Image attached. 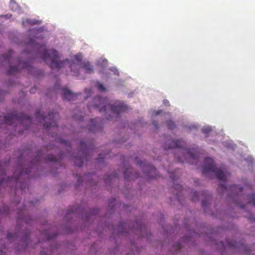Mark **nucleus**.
<instances>
[{
    "label": "nucleus",
    "mask_w": 255,
    "mask_h": 255,
    "mask_svg": "<svg viewBox=\"0 0 255 255\" xmlns=\"http://www.w3.org/2000/svg\"><path fill=\"white\" fill-rule=\"evenodd\" d=\"M107 155L108 154L106 155L105 152L104 153H101L97 159V162H98L99 164L103 165L104 163V159L107 158Z\"/></svg>",
    "instance_id": "nucleus-23"
},
{
    "label": "nucleus",
    "mask_w": 255,
    "mask_h": 255,
    "mask_svg": "<svg viewBox=\"0 0 255 255\" xmlns=\"http://www.w3.org/2000/svg\"><path fill=\"white\" fill-rule=\"evenodd\" d=\"M231 216H232V217H235V216H234V215H231Z\"/></svg>",
    "instance_id": "nucleus-52"
},
{
    "label": "nucleus",
    "mask_w": 255,
    "mask_h": 255,
    "mask_svg": "<svg viewBox=\"0 0 255 255\" xmlns=\"http://www.w3.org/2000/svg\"><path fill=\"white\" fill-rule=\"evenodd\" d=\"M110 206H111V207H112V206H113V205L112 204V203H111Z\"/></svg>",
    "instance_id": "nucleus-51"
},
{
    "label": "nucleus",
    "mask_w": 255,
    "mask_h": 255,
    "mask_svg": "<svg viewBox=\"0 0 255 255\" xmlns=\"http://www.w3.org/2000/svg\"><path fill=\"white\" fill-rule=\"evenodd\" d=\"M179 170H177L176 171H168V173L169 174V177L173 181H174V188L179 191H181V194H185L186 192V190H184L183 189L182 185L179 184L175 183V180L177 179L179 177Z\"/></svg>",
    "instance_id": "nucleus-12"
},
{
    "label": "nucleus",
    "mask_w": 255,
    "mask_h": 255,
    "mask_svg": "<svg viewBox=\"0 0 255 255\" xmlns=\"http://www.w3.org/2000/svg\"><path fill=\"white\" fill-rule=\"evenodd\" d=\"M44 29L40 28L36 30V35L31 37L28 36L25 42L26 49L22 52V57L20 59L17 60L18 66L15 65L11 61V56L12 51H9L4 55L0 56V66H4L6 68L7 74L11 75L18 73L19 70L21 69H27L28 71H31L32 67L31 66L29 60L32 59L40 58L47 63L43 57L42 54L45 52H48L54 49H47L45 47V42L40 40L43 38V33Z\"/></svg>",
    "instance_id": "nucleus-1"
},
{
    "label": "nucleus",
    "mask_w": 255,
    "mask_h": 255,
    "mask_svg": "<svg viewBox=\"0 0 255 255\" xmlns=\"http://www.w3.org/2000/svg\"><path fill=\"white\" fill-rule=\"evenodd\" d=\"M139 125H141V123L140 122L135 124L133 126V129L132 128V127L131 126L130 127V128L131 130L134 129L138 127Z\"/></svg>",
    "instance_id": "nucleus-41"
},
{
    "label": "nucleus",
    "mask_w": 255,
    "mask_h": 255,
    "mask_svg": "<svg viewBox=\"0 0 255 255\" xmlns=\"http://www.w3.org/2000/svg\"><path fill=\"white\" fill-rule=\"evenodd\" d=\"M137 228H139V229H140V230H142V227H141V226L140 225H137Z\"/></svg>",
    "instance_id": "nucleus-47"
},
{
    "label": "nucleus",
    "mask_w": 255,
    "mask_h": 255,
    "mask_svg": "<svg viewBox=\"0 0 255 255\" xmlns=\"http://www.w3.org/2000/svg\"><path fill=\"white\" fill-rule=\"evenodd\" d=\"M35 90H36L35 88H32L30 90V93H34Z\"/></svg>",
    "instance_id": "nucleus-45"
},
{
    "label": "nucleus",
    "mask_w": 255,
    "mask_h": 255,
    "mask_svg": "<svg viewBox=\"0 0 255 255\" xmlns=\"http://www.w3.org/2000/svg\"><path fill=\"white\" fill-rule=\"evenodd\" d=\"M63 158L62 153L61 152L58 157L53 154H48L45 156L43 153L40 152L38 153L35 158L30 162L28 167L26 168L22 165H19L16 171L13 174V177L11 178H6L5 175V170L0 163V186L1 187H8L10 188H13L17 190L19 188L20 190H23L26 186V182H21L23 177L30 172V169L34 167V166L39 161L44 159L47 161L58 162L59 158Z\"/></svg>",
    "instance_id": "nucleus-3"
},
{
    "label": "nucleus",
    "mask_w": 255,
    "mask_h": 255,
    "mask_svg": "<svg viewBox=\"0 0 255 255\" xmlns=\"http://www.w3.org/2000/svg\"><path fill=\"white\" fill-rule=\"evenodd\" d=\"M190 196L192 201L195 202L199 199V194L197 192L191 190L189 191Z\"/></svg>",
    "instance_id": "nucleus-24"
},
{
    "label": "nucleus",
    "mask_w": 255,
    "mask_h": 255,
    "mask_svg": "<svg viewBox=\"0 0 255 255\" xmlns=\"http://www.w3.org/2000/svg\"><path fill=\"white\" fill-rule=\"evenodd\" d=\"M163 138V146L165 150L176 148L175 158L177 161L180 163L186 162L191 164L196 163L197 157L194 152L195 148H188L184 140L176 139L170 135H164Z\"/></svg>",
    "instance_id": "nucleus-5"
},
{
    "label": "nucleus",
    "mask_w": 255,
    "mask_h": 255,
    "mask_svg": "<svg viewBox=\"0 0 255 255\" xmlns=\"http://www.w3.org/2000/svg\"><path fill=\"white\" fill-rule=\"evenodd\" d=\"M108 60L105 58H101L97 60V64L101 67L102 69L106 68L108 65Z\"/></svg>",
    "instance_id": "nucleus-20"
},
{
    "label": "nucleus",
    "mask_w": 255,
    "mask_h": 255,
    "mask_svg": "<svg viewBox=\"0 0 255 255\" xmlns=\"http://www.w3.org/2000/svg\"><path fill=\"white\" fill-rule=\"evenodd\" d=\"M8 212H9V208L6 205L3 206L2 208H0V215H7L8 214Z\"/></svg>",
    "instance_id": "nucleus-27"
},
{
    "label": "nucleus",
    "mask_w": 255,
    "mask_h": 255,
    "mask_svg": "<svg viewBox=\"0 0 255 255\" xmlns=\"http://www.w3.org/2000/svg\"><path fill=\"white\" fill-rule=\"evenodd\" d=\"M201 130L202 132L205 134V136L207 137L212 131V128L209 126H206L202 128Z\"/></svg>",
    "instance_id": "nucleus-22"
},
{
    "label": "nucleus",
    "mask_w": 255,
    "mask_h": 255,
    "mask_svg": "<svg viewBox=\"0 0 255 255\" xmlns=\"http://www.w3.org/2000/svg\"><path fill=\"white\" fill-rule=\"evenodd\" d=\"M103 123L99 118L95 119H91L89 125L87 126V129L90 132L96 133L102 131Z\"/></svg>",
    "instance_id": "nucleus-11"
},
{
    "label": "nucleus",
    "mask_w": 255,
    "mask_h": 255,
    "mask_svg": "<svg viewBox=\"0 0 255 255\" xmlns=\"http://www.w3.org/2000/svg\"><path fill=\"white\" fill-rule=\"evenodd\" d=\"M136 162L145 176L149 178H155L159 176L155 168L149 163L143 162L142 160L138 159H136Z\"/></svg>",
    "instance_id": "nucleus-9"
},
{
    "label": "nucleus",
    "mask_w": 255,
    "mask_h": 255,
    "mask_svg": "<svg viewBox=\"0 0 255 255\" xmlns=\"http://www.w3.org/2000/svg\"><path fill=\"white\" fill-rule=\"evenodd\" d=\"M98 214V210H93L90 211V213L86 215V218L87 221H89L92 215H95Z\"/></svg>",
    "instance_id": "nucleus-28"
},
{
    "label": "nucleus",
    "mask_w": 255,
    "mask_h": 255,
    "mask_svg": "<svg viewBox=\"0 0 255 255\" xmlns=\"http://www.w3.org/2000/svg\"><path fill=\"white\" fill-rule=\"evenodd\" d=\"M57 235L56 234H54L53 236L50 235L49 234L47 233V232L45 233V236L47 240H50L55 237H56Z\"/></svg>",
    "instance_id": "nucleus-37"
},
{
    "label": "nucleus",
    "mask_w": 255,
    "mask_h": 255,
    "mask_svg": "<svg viewBox=\"0 0 255 255\" xmlns=\"http://www.w3.org/2000/svg\"><path fill=\"white\" fill-rule=\"evenodd\" d=\"M245 160L249 165L253 166L255 165V160L253 156L251 155L247 156V157L245 158Z\"/></svg>",
    "instance_id": "nucleus-26"
},
{
    "label": "nucleus",
    "mask_w": 255,
    "mask_h": 255,
    "mask_svg": "<svg viewBox=\"0 0 255 255\" xmlns=\"http://www.w3.org/2000/svg\"><path fill=\"white\" fill-rule=\"evenodd\" d=\"M150 114L152 121L150 126L153 128L154 131L159 128L157 120L160 119H163V117L165 118L167 117L169 119H170V114L169 113H165L160 110L157 111L152 110L150 112Z\"/></svg>",
    "instance_id": "nucleus-10"
},
{
    "label": "nucleus",
    "mask_w": 255,
    "mask_h": 255,
    "mask_svg": "<svg viewBox=\"0 0 255 255\" xmlns=\"http://www.w3.org/2000/svg\"><path fill=\"white\" fill-rule=\"evenodd\" d=\"M110 71L112 72L113 74L117 77H119V72L118 70V69L115 67H111L109 69Z\"/></svg>",
    "instance_id": "nucleus-30"
},
{
    "label": "nucleus",
    "mask_w": 255,
    "mask_h": 255,
    "mask_svg": "<svg viewBox=\"0 0 255 255\" xmlns=\"http://www.w3.org/2000/svg\"><path fill=\"white\" fill-rule=\"evenodd\" d=\"M36 117L43 121V126L45 128L49 130V132L51 131L52 137H55V138L57 140H59L60 142L66 145V146L70 145L69 141L58 137L57 133H55V131L58 130L56 120L59 117L58 114L56 112L52 111L50 112L47 117H45L40 114H37Z\"/></svg>",
    "instance_id": "nucleus-6"
},
{
    "label": "nucleus",
    "mask_w": 255,
    "mask_h": 255,
    "mask_svg": "<svg viewBox=\"0 0 255 255\" xmlns=\"http://www.w3.org/2000/svg\"><path fill=\"white\" fill-rule=\"evenodd\" d=\"M96 178V176L91 173H89L85 174L83 177L79 176L78 178V183L80 185L82 184L83 182H86L88 184L90 185H96V183L95 182V179Z\"/></svg>",
    "instance_id": "nucleus-13"
},
{
    "label": "nucleus",
    "mask_w": 255,
    "mask_h": 255,
    "mask_svg": "<svg viewBox=\"0 0 255 255\" xmlns=\"http://www.w3.org/2000/svg\"><path fill=\"white\" fill-rule=\"evenodd\" d=\"M103 75L105 76V77L107 78V79H112V78L111 77L110 75L108 73V72L104 73L103 72Z\"/></svg>",
    "instance_id": "nucleus-40"
},
{
    "label": "nucleus",
    "mask_w": 255,
    "mask_h": 255,
    "mask_svg": "<svg viewBox=\"0 0 255 255\" xmlns=\"http://www.w3.org/2000/svg\"><path fill=\"white\" fill-rule=\"evenodd\" d=\"M182 240H184L185 242H187L188 241L187 237H185V238H183L182 239Z\"/></svg>",
    "instance_id": "nucleus-48"
},
{
    "label": "nucleus",
    "mask_w": 255,
    "mask_h": 255,
    "mask_svg": "<svg viewBox=\"0 0 255 255\" xmlns=\"http://www.w3.org/2000/svg\"><path fill=\"white\" fill-rule=\"evenodd\" d=\"M195 186H198L200 185V181L198 179H196L194 180Z\"/></svg>",
    "instance_id": "nucleus-43"
},
{
    "label": "nucleus",
    "mask_w": 255,
    "mask_h": 255,
    "mask_svg": "<svg viewBox=\"0 0 255 255\" xmlns=\"http://www.w3.org/2000/svg\"><path fill=\"white\" fill-rule=\"evenodd\" d=\"M30 204H31L32 205H34V204L33 201L30 202Z\"/></svg>",
    "instance_id": "nucleus-50"
},
{
    "label": "nucleus",
    "mask_w": 255,
    "mask_h": 255,
    "mask_svg": "<svg viewBox=\"0 0 255 255\" xmlns=\"http://www.w3.org/2000/svg\"><path fill=\"white\" fill-rule=\"evenodd\" d=\"M11 16L12 15L11 14H7L4 15H1L0 16L5 17L6 18H11Z\"/></svg>",
    "instance_id": "nucleus-42"
},
{
    "label": "nucleus",
    "mask_w": 255,
    "mask_h": 255,
    "mask_svg": "<svg viewBox=\"0 0 255 255\" xmlns=\"http://www.w3.org/2000/svg\"><path fill=\"white\" fill-rule=\"evenodd\" d=\"M14 237L15 235H13L11 233H8L6 236L7 239L9 241H10Z\"/></svg>",
    "instance_id": "nucleus-38"
},
{
    "label": "nucleus",
    "mask_w": 255,
    "mask_h": 255,
    "mask_svg": "<svg viewBox=\"0 0 255 255\" xmlns=\"http://www.w3.org/2000/svg\"><path fill=\"white\" fill-rule=\"evenodd\" d=\"M199 127V125L197 123H191L184 126L185 129L190 132H192L194 130H197Z\"/></svg>",
    "instance_id": "nucleus-19"
},
{
    "label": "nucleus",
    "mask_w": 255,
    "mask_h": 255,
    "mask_svg": "<svg viewBox=\"0 0 255 255\" xmlns=\"http://www.w3.org/2000/svg\"><path fill=\"white\" fill-rule=\"evenodd\" d=\"M163 104H164V105L166 106H169L170 105V103L169 101L166 99L163 100Z\"/></svg>",
    "instance_id": "nucleus-39"
},
{
    "label": "nucleus",
    "mask_w": 255,
    "mask_h": 255,
    "mask_svg": "<svg viewBox=\"0 0 255 255\" xmlns=\"http://www.w3.org/2000/svg\"><path fill=\"white\" fill-rule=\"evenodd\" d=\"M115 176L116 175H114V176ZM113 176H114V175H112V176H110L109 175H107L106 178L105 179V182L107 184H110V182L113 179Z\"/></svg>",
    "instance_id": "nucleus-34"
},
{
    "label": "nucleus",
    "mask_w": 255,
    "mask_h": 255,
    "mask_svg": "<svg viewBox=\"0 0 255 255\" xmlns=\"http://www.w3.org/2000/svg\"><path fill=\"white\" fill-rule=\"evenodd\" d=\"M182 247L181 243L180 242L173 245V250L178 251L181 249Z\"/></svg>",
    "instance_id": "nucleus-33"
},
{
    "label": "nucleus",
    "mask_w": 255,
    "mask_h": 255,
    "mask_svg": "<svg viewBox=\"0 0 255 255\" xmlns=\"http://www.w3.org/2000/svg\"><path fill=\"white\" fill-rule=\"evenodd\" d=\"M42 55L53 70L65 69L66 72H71L76 76H78L82 71L88 74L93 72V66L89 61H82L80 54L74 55L71 60H60V55L56 50H52L49 53L45 52Z\"/></svg>",
    "instance_id": "nucleus-2"
},
{
    "label": "nucleus",
    "mask_w": 255,
    "mask_h": 255,
    "mask_svg": "<svg viewBox=\"0 0 255 255\" xmlns=\"http://www.w3.org/2000/svg\"><path fill=\"white\" fill-rule=\"evenodd\" d=\"M61 94L63 95V99L68 101H74L77 96L81 94L80 93H73L70 90L65 87L61 89Z\"/></svg>",
    "instance_id": "nucleus-15"
},
{
    "label": "nucleus",
    "mask_w": 255,
    "mask_h": 255,
    "mask_svg": "<svg viewBox=\"0 0 255 255\" xmlns=\"http://www.w3.org/2000/svg\"><path fill=\"white\" fill-rule=\"evenodd\" d=\"M129 229H127V224L126 223H120L118 227L114 229V232L119 235H123L125 233L129 232Z\"/></svg>",
    "instance_id": "nucleus-16"
},
{
    "label": "nucleus",
    "mask_w": 255,
    "mask_h": 255,
    "mask_svg": "<svg viewBox=\"0 0 255 255\" xmlns=\"http://www.w3.org/2000/svg\"><path fill=\"white\" fill-rule=\"evenodd\" d=\"M58 84H56V85H55V89H56V90H57V89H58Z\"/></svg>",
    "instance_id": "nucleus-49"
},
{
    "label": "nucleus",
    "mask_w": 255,
    "mask_h": 255,
    "mask_svg": "<svg viewBox=\"0 0 255 255\" xmlns=\"http://www.w3.org/2000/svg\"><path fill=\"white\" fill-rule=\"evenodd\" d=\"M22 221H24V222H26V223H29V222H28V221H27V218H25V217H22Z\"/></svg>",
    "instance_id": "nucleus-46"
},
{
    "label": "nucleus",
    "mask_w": 255,
    "mask_h": 255,
    "mask_svg": "<svg viewBox=\"0 0 255 255\" xmlns=\"http://www.w3.org/2000/svg\"><path fill=\"white\" fill-rule=\"evenodd\" d=\"M51 247H50V248L49 249H46L45 250L44 249H43L41 252H40V255H49L48 254V252L51 251Z\"/></svg>",
    "instance_id": "nucleus-35"
},
{
    "label": "nucleus",
    "mask_w": 255,
    "mask_h": 255,
    "mask_svg": "<svg viewBox=\"0 0 255 255\" xmlns=\"http://www.w3.org/2000/svg\"><path fill=\"white\" fill-rule=\"evenodd\" d=\"M5 246H4L3 249H2L1 251H0V255H5Z\"/></svg>",
    "instance_id": "nucleus-44"
},
{
    "label": "nucleus",
    "mask_w": 255,
    "mask_h": 255,
    "mask_svg": "<svg viewBox=\"0 0 255 255\" xmlns=\"http://www.w3.org/2000/svg\"><path fill=\"white\" fill-rule=\"evenodd\" d=\"M2 119L5 123L10 124L14 122H17L24 130L32 123L31 118L24 113H14L8 114L5 115Z\"/></svg>",
    "instance_id": "nucleus-8"
},
{
    "label": "nucleus",
    "mask_w": 255,
    "mask_h": 255,
    "mask_svg": "<svg viewBox=\"0 0 255 255\" xmlns=\"http://www.w3.org/2000/svg\"><path fill=\"white\" fill-rule=\"evenodd\" d=\"M123 174L124 178L128 180H133L140 177L139 173L135 172L133 169L131 167L124 169Z\"/></svg>",
    "instance_id": "nucleus-14"
},
{
    "label": "nucleus",
    "mask_w": 255,
    "mask_h": 255,
    "mask_svg": "<svg viewBox=\"0 0 255 255\" xmlns=\"http://www.w3.org/2000/svg\"><path fill=\"white\" fill-rule=\"evenodd\" d=\"M96 87H97L98 89L101 92H104L106 90L105 86L102 84L100 83L99 82H97Z\"/></svg>",
    "instance_id": "nucleus-29"
},
{
    "label": "nucleus",
    "mask_w": 255,
    "mask_h": 255,
    "mask_svg": "<svg viewBox=\"0 0 255 255\" xmlns=\"http://www.w3.org/2000/svg\"><path fill=\"white\" fill-rule=\"evenodd\" d=\"M165 122L168 128L170 129H173L174 127L175 126L174 123L170 120H167L165 121Z\"/></svg>",
    "instance_id": "nucleus-31"
},
{
    "label": "nucleus",
    "mask_w": 255,
    "mask_h": 255,
    "mask_svg": "<svg viewBox=\"0 0 255 255\" xmlns=\"http://www.w3.org/2000/svg\"><path fill=\"white\" fill-rule=\"evenodd\" d=\"M41 22L40 20L36 19L35 18H25L23 19L22 20V25L26 27L29 25H33L35 24H38Z\"/></svg>",
    "instance_id": "nucleus-17"
},
{
    "label": "nucleus",
    "mask_w": 255,
    "mask_h": 255,
    "mask_svg": "<svg viewBox=\"0 0 255 255\" xmlns=\"http://www.w3.org/2000/svg\"><path fill=\"white\" fill-rule=\"evenodd\" d=\"M224 145L229 148V149H234L236 147V145L234 144V142L232 140H228L226 141H225L224 142Z\"/></svg>",
    "instance_id": "nucleus-25"
},
{
    "label": "nucleus",
    "mask_w": 255,
    "mask_h": 255,
    "mask_svg": "<svg viewBox=\"0 0 255 255\" xmlns=\"http://www.w3.org/2000/svg\"><path fill=\"white\" fill-rule=\"evenodd\" d=\"M85 93L86 95V99H87L89 97V96L92 93L91 89L90 88H85Z\"/></svg>",
    "instance_id": "nucleus-36"
},
{
    "label": "nucleus",
    "mask_w": 255,
    "mask_h": 255,
    "mask_svg": "<svg viewBox=\"0 0 255 255\" xmlns=\"http://www.w3.org/2000/svg\"><path fill=\"white\" fill-rule=\"evenodd\" d=\"M22 248L24 249L26 247L28 246L29 244V238L27 233L24 235L22 239Z\"/></svg>",
    "instance_id": "nucleus-21"
},
{
    "label": "nucleus",
    "mask_w": 255,
    "mask_h": 255,
    "mask_svg": "<svg viewBox=\"0 0 255 255\" xmlns=\"http://www.w3.org/2000/svg\"><path fill=\"white\" fill-rule=\"evenodd\" d=\"M87 108L90 112L95 110L104 113L107 119L117 118L121 113L128 110L127 106L122 101H110L107 97L99 96L94 97L89 102Z\"/></svg>",
    "instance_id": "nucleus-4"
},
{
    "label": "nucleus",
    "mask_w": 255,
    "mask_h": 255,
    "mask_svg": "<svg viewBox=\"0 0 255 255\" xmlns=\"http://www.w3.org/2000/svg\"><path fill=\"white\" fill-rule=\"evenodd\" d=\"M9 8L12 11H16L18 14L20 13L21 9L14 0L10 1Z\"/></svg>",
    "instance_id": "nucleus-18"
},
{
    "label": "nucleus",
    "mask_w": 255,
    "mask_h": 255,
    "mask_svg": "<svg viewBox=\"0 0 255 255\" xmlns=\"http://www.w3.org/2000/svg\"><path fill=\"white\" fill-rule=\"evenodd\" d=\"M93 147L94 145L91 141L88 142L83 140L80 141V151L72 157L74 164L77 166H82L84 162L88 160L89 149H93Z\"/></svg>",
    "instance_id": "nucleus-7"
},
{
    "label": "nucleus",
    "mask_w": 255,
    "mask_h": 255,
    "mask_svg": "<svg viewBox=\"0 0 255 255\" xmlns=\"http://www.w3.org/2000/svg\"><path fill=\"white\" fill-rule=\"evenodd\" d=\"M209 202L206 199H204L202 201V206L205 212H206L207 210V206Z\"/></svg>",
    "instance_id": "nucleus-32"
}]
</instances>
